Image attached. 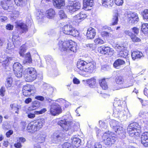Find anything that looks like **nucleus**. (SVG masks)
I'll return each instance as SVG.
<instances>
[{
  "label": "nucleus",
  "mask_w": 148,
  "mask_h": 148,
  "mask_svg": "<svg viewBox=\"0 0 148 148\" xmlns=\"http://www.w3.org/2000/svg\"><path fill=\"white\" fill-rule=\"evenodd\" d=\"M62 109L60 105L57 104L52 105L50 108V113L53 116L58 115L62 112Z\"/></svg>",
  "instance_id": "15"
},
{
  "label": "nucleus",
  "mask_w": 148,
  "mask_h": 148,
  "mask_svg": "<svg viewBox=\"0 0 148 148\" xmlns=\"http://www.w3.org/2000/svg\"><path fill=\"white\" fill-rule=\"evenodd\" d=\"M96 35L95 29L92 27L89 28L87 31L86 36L87 38L92 39L94 38Z\"/></svg>",
  "instance_id": "23"
},
{
  "label": "nucleus",
  "mask_w": 148,
  "mask_h": 148,
  "mask_svg": "<svg viewBox=\"0 0 148 148\" xmlns=\"http://www.w3.org/2000/svg\"><path fill=\"white\" fill-rule=\"evenodd\" d=\"M25 80L27 82H31L35 79L36 77V72L35 69L29 67L26 69L24 72Z\"/></svg>",
  "instance_id": "6"
},
{
  "label": "nucleus",
  "mask_w": 148,
  "mask_h": 148,
  "mask_svg": "<svg viewBox=\"0 0 148 148\" xmlns=\"http://www.w3.org/2000/svg\"><path fill=\"white\" fill-rule=\"evenodd\" d=\"M58 124L64 130L68 131V133L69 134H71L75 131H76L79 127V124L77 123H74L72 122L67 123L64 119L59 121Z\"/></svg>",
  "instance_id": "4"
},
{
  "label": "nucleus",
  "mask_w": 148,
  "mask_h": 148,
  "mask_svg": "<svg viewBox=\"0 0 148 148\" xmlns=\"http://www.w3.org/2000/svg\"><path fill=\"white\" fill-rule=\"evenodd\" d=\"M59 49L63 55H67L75 52L77 50V44L72 40L63 41L60 40L58 42Z\"/></svg>",
  "instance_id": "2"
},
{
  "label": "nucleus",
  "mask_w": 148,
  "mask_h": 148,
  "mask_svg": "<svg viewBox=\"0 0 148 148\" xmlns=\"http://www.w3.org/2000/svg\"><path fill=\"white\" fill-rule=\"evenodd\" d=\"M27 128L28 130H31L32 131L34 132L39 130L36 125H35V123L33 124H32L31 123L29 124L27 127Z\"/></svg>",
  "instance_id": "37"
},
{
  "label": "nucleus",
  "mask_w": 148,
  "mask_h": 148,
  "mask_svg": "<svg viewBox=\"0 0 148 148\" xmlns=\"http://www.w3.org/2000/svg\"><path fill=\"white\" fill-rule=\"evenodd\" d=\"M1 5L2 7L3 8V9L5 10H7L9 6L8 5H7V3H6V2H5L3 1H1Z\"/></svg>",
  "instance_id": "51"
},
{
  "label": "nucleus",
  "mask_w": 148,
  "mask_h": 148,
  "mask_svg": "<svg viewBox=\"0 0 148 148\" xmlns=\"http://www.w3.org/2000/svg\"><path fill=\"white\" fill-rule=\"evenodd\" d=\"M101 35L102 37H111V35L108 32L103 31L101 32Z\"/></svg>",
  "instance_id": "54"
},
{
  "label": "nucleus",
  "mask_w": 148,
  "mask_h": 148,
  "mask_svg": "<svg viewBox=\"0 0 148 148\" xmlns=\"http://www.w3.org/2000/svg\"><path fill=\"white\" fill-rule=\"evenodd\" d=\"M5 92V88L1 87L0 89V95L2 97H3L4 95Z\"/></svg>",
  "instance_id": "58"
},
{
  "label": "nucleus",
  "mask_w": 148,
  "mask_h": 148,
  "mask_svg": "<svg viewBox=\"0 0 148 148\" xmlns=\"http://www.w3.org/2000/svg\"><path fill=\"white\" fill-rule=\"evenodd\" d=\"M32 60L29 53H27L25 56L24 60L23 61L24 64L29 65L32 63Z\"/></svg>",
  "instance_id": "25"
},
{
  "label": "nucleus",
  "mask_w": 148,
  "mask_h": 148,
  "mask_svg": "<svg viewBox=\"0 0 148 148\" xmlns=\"http://www.w3.org/2000/svg\"><path fill=\"white\" fill-rule=\"evenodd\" d=\"M53 3L55 7L58 8H60L65 4L64 0H53Z\"/></svg>",
  "instance_id": "27"
},
{
  "label": "nucleus",
  "mask_w": 148,
  "mask_h": 148,
  "mask_svg": "<svg viewBox=\"0 0 148 148\" xmlns=\"http://www.w3.org/2000/svg\"><path fill=\"white\" fill-rule=\"evenodd\" d=\"M70 2L67 8L68 10V12L72 14L80 8L81 4L79 2L75 1Z\"/></svg>",
  "instance_id": "10"
},
{
  "label": "nucleus",
  "mask_w": 148,
  "mask_h": 148,
  "mask_svg": "<svg viewBox=\"0 0 148 148\" xmlns=\"http://www.w3.org/2000/svg\"><path fill=\"white\" fill-rule=\"evenodd\" d=\"M6 83L5 84L7 88L10 87L12 86V78L11 77L8 78L7 79Z\"/></svg>",
  "instance_id": "45"
},
{
  "label": "nucleus",
  "mask_w": 148,
  "mask_h": 148,
  "mask_svg": "<svg viewBox=\"0 0 148 148\" xmlns=\"http://www.w3.org/2000/svg\"><path fill=\"white\" fill-rule=\"evenodd\" d=\"M115 81L116 83L119 84H122L124 82V79L121 76L117 77Z\"/></svg>",
  "instance_id": "44"
},
{
  "label": "nucleus",
  "mask_w": 148,
  "mask_h": 148,
  "mask_svg": "<svg viewBox=\"0 0 148 148\" xmlns=\"http://www.w3.org/2000/svg\"><path fill=\"white\" fill-rule=\"evenodd\" d=\"M92 148H102V145L99 143H96Z\"/></svg>",
  "instance_id": "61"
},
{
  "label": "nucleus",
  "mask_w": 148,
  "mask_h": 148,
  "mask_svg": "<svg viewBox=\"0 0 148 148\" xmlns=\"http://www.w3.org/2000/svg\"><path fill=\"white\" fill-rule=\"evenodd\" d=\"M59 15L61 19H65L67 18L66 15L63 10H60L59 12Z\"/></svg>",
  "instance_id": "46"
},
{
  "label": "nucleus",
  "mask_w": 148,
  "mask_h": 148,
  "mask_svg": "<svg viewBox=\"0 0 148 148\" xmlns=\"http://www.w3.org/2000/svg\"><path fill=\"white\" fill-rule=\"evenodd\" d=\"M40 106V103L38 101H35L32 103L31 106L28 108V110L31 111L36 109Z\"/></svg>",
  "instance_id": "30"
},
{
  "label": "nucleus",
  "mask_w": 148,
  "mask_h": 148,
  "mask_svg": "<svg viewBox=\"0 0 148 148\" xmlns=\"http://www.w3.org/2000/svg\"><path fill=\"white\" fill-rule=\"evenodd\" d=\"M125 62L121 59H119L116 60L114 62L113 66L116 69H119L120 67V66L124 64Z\"/></svg>",
  "instance_id": "31"
},
{
  "label": "nucleus",
  "mask_w": 148,
  "mask_h": 148,
  "mask_svg": "<svg viewBox=\"0 0 148 148\" xmlns=\"http://www.w3.org/2000/svg\"><path fill=\"white\" fill-rule=\"evenodd\" d=\"M132 29L134 33L136 35H137L139 32V29L136 27H134L132 28Z\"/></svg>",
  "instance_id": "56"
},
{
  "label": "nucleus",
  "mask_w": 148,
  "mask_h": 148,
  "mask_svg": "<svg viewBox=\"0 0 148 148\" xmlns=\"http://www.w3.org/2000/svg\"><path fill=\"white\" fill-rule=\"evenodd\" d=\"M110 124L111 127L121 138H123L125 137L126 132L125 129L123 128L122 125L114 120H111L110 122Z\"/></svg>",
  "instance_id": "5"
},
{
  "label": "nucleus",
  "mask_w": 148,
  "mask_h": 148,
  "mask_svg": "<svg viewBox=\"0 0 148 148\" xmlns=\"http://www.w3.org/2000/svg\"><path fill=\"white\" fill-rule=\"evenodd\" d=\"M46 62L47 65H49L54 63L53 61V59L51 56L49 55H47L45 57Z\"/></svg>",
  "instance_id": "38"
},
{
  "label": "nucleus",
  "mask_w": 148,
  "mask_h": 148,
  "mask_svg": "<svg viewBox=\"0 0 148 148\" xmlns=\"http://www.w3.org/2000/svg\"><path fill=\"white\" fill-rule=\"evenodd\" d=\"M99 51L103 54L112 55L114 53V50L108 47H100L98 48Z\"/></svg>",
  "instance_id": "14"
},
{
  "label": "nucleus",
  "mask_w": 148,
  "mask_h": 148,
  "mask_svg": "<svg viewBox=\"0 0 148 148\" xmlns=\"http://www.w3.org/2000/svg\"><path fill=\"white\" fill-rule=\"evenodd\" d=\"M131 39L132 40V41L134 42H139L140 41V39L137 37L134 34L132 35Z\"/></svg>",
  "instance_id": "47"
},
{
  "label": "nucleus",
  "mask_w": 148,
  "mask_h": 148,
  "mask_svg": "<svg viewBox=\"0 0 148 148\" xmlns=\"http://www.w3.org/2000/svg\"><path fill=\"white\" fill-rule=\"evenodd\" d=\"M131 56L133 60L140 59L143 56V54L140 51L136 50L131 52Z\"/></svg>",
  "instance_id": "22"
},
{
  "label": "nucleus",
  "mask_w": 148,
  "mask_h": 148,
  "mask_svg": "<svg viewBox=\"0 0 148 148\" xmlns=\"http://www.w3.org/2000/svg\"><path fill=\"white\" fill-rule=\"evenodd\" d=\"M14 1L17 6H21L22 5L23 0H14Z\"/></svg>",
  "instance_id": "55"
},
{
  "label": "nucleus",
  "mask_w": 148,
  "mask_h": 148,
  "mask_svg": "<svg viewBox=\"0 0 148 148\" xmlns=\"http://www.w3.org/2000/svg\"><path fill=\"white\" fill-rule=\"evenodd\" d=\"M141 31L145 34L148 33V24L144 23L142 24L141 27Z\"/></svg>",
  "instance_id": "41"
},
{
  "label": "nucleus",
  "mask_w": 148,
  "mask_h": 148,
  "mask_svg": "<svg viewBox=\"0 0 148 148\" xmlns=\"http://www.w3.org/2000/svg\"><path fill=\"white\" fill-rule=\"evenodd\" d=\"M139 116L143 119V122L146 126H148V112L144 110H141L138 113Z\"/></svg>",
  "instance_id": "19"
},
{
  "label": "nucleus",
  "mask_w": 148,
  "mask_h": 148,
  "mask_svg": "<svg viewBox=\"0 0 148 148\" xmlns=\"http://www.w3.org/2000/svg\"><path fill=\"white\" fill-rule=\"evenodd\" d=\"M94 41V42L96 44H103L104 43V41L99 38H96L95 40Z\"/></svg>",
  "instance_id": "49"
},
{
  "label": "nucleus",
  "mask_w": 148,
  "mask_h": 148,
  "mask_svg": "<svg viewBox=\"0 0 148 148\" xmlns=\"http://www.w3.org/2000/svg\"><path fill=\"white\" fill-rule=\"evenodd\" d=\"M46 135L44 134H41L38 135L37 137L36 138L37 141L38 143H42L45 140Z\"/></svg>",
  "instance_id": "36"
},
{
  "label": "nucleus",
  "mask_w": 148,
  "mask_h": 148,
  "mask_svg": "<svg viewBox=\"0 0 148 148\" xmlns=\"http://www.w3.org/2000/svg\"><path fill=\"white\" fill-rule=\"evenodd\" d=\"M93 0H83V7L86 8L92 7L93 5Z\"/></svg>",
  "instance_id": "32"
},
{
  "label": "nucleus",
  "mask_w": 148,
  "mask_h": 148,
  "mask_svg": "<svg viewBox=\"0 0 148 148\" xmlns=\"http://www.w3.org/2000/svg\"><path fill=\"white\" fill-rule=\"evenodd\" d=\"M23 66L19 63L16 62L13 64V70L15 75L18 77H21L23 74Z\"/></svg>",
  "instance_id": "12"
},
{
  "label": "nucleus",
  "mask_w": 148,
  "mask_h": 148,
  "mask_svg": "<svg viewBox=\"0 0 148 148\" xmlns=\"http://www.w3.org/2000/svg\"><path fill=\"white\" fill-rule=\"evenodd\" d=\"M13 133L12 130H10L8 132H6V136L7 137H10L11 135H12Z\"/></svg>",
  "instance_id": "63"
},
{
  "label": "nucleus",
  "mask_w": 148,
  "mask_h": 148,
  "mask_svg": "<svg viewBox=\"0 0 148 148\" xmlns=\"http://www.w3.org/2000/svg\"><path fill=\"white\" fill-rule=\"evenodd\" d=\"M143 12V15L144 18L148 20V9L145 10Z\"/></svg>",
  "instance_id": "52"
},
{
  "label": "nucleus",
  "mask_w": 148,
  "mask_h": 148,
  "mask_svg": "<svg viewBox=\"0 0 148 148\" xmlns=\"http://www.w3.org/2000/svg\"><path fill=\"white\" fill-rule=\"evenodd\" d=\"M99 83L100 86L103 89L106 90L108 88V85L105 79H103L100 80Z\"/></svg>",
  "instance_id": "35"
},
{
  "label": "nucleus",
  "mask_w": 148,
  "mask_h": 148,
  "mask_svg": "<svg viewBox=\"0 0 148 148\" xmlns=\"http://www.w3.org/2000/svg\"><path fill=\"white\" fill-rule=\"evenodd\" d=\"M115 48L117 51L119 52V55L120 57L127 58L129 55L128 51L125 50L126 48L124 45L117 44L115 46Z\"/></svg>",
  "instance_id": "11"
},
{
  "label": "nucleus",
  "mask_w": 148,
  "mask_h": 148,
  "mask_svg": "<svg viewBox=\"0 0 148 148\" xmlns=\"http://www.w3.org/2000/svg\"><path fill=\"white\" fill-rule=\"evenodd\" d=\"M22 92L23 95L25 96H30L33 92L32 86L29 84L24 86L23 88Z\"/></svg>",
  "instance_id": "17"
},
{
  "label": "nucleus",
  "mask_w": 148,
  "mask_h": 148,
  "mask_svg": "<svg viewBox=\"0 0 148 148\" xmlns=\"http://www.w3.org/2000/svg\"><path fill=\"white\" fill-rule=\"evenodd\" d=\"M141 141L144 146H148V132H145L142 134L141 137Z\"/></svg>",
  "instance_id": "21"
},
{
  "label": "nucleus",
  "mask_w": 148,
  "mask_h": 148,
  "mask_svg": "<svg viewBox=\"0 0 148 148\" xmlns=\"http://www.w3.org/2000/svg\"><path fill=\"white\" fill-rule=\"evenodd\" d=\"M56 15V12L53 9H50L46 12V16L48 18L52 19L54 18Z\"/></svg>",
  "instance_id": "26"
},
{
  "label": "nucleus",
  "mask_w": 148,
  "mask_h": 148,
  "mask_svg": "<svg viewBox=\"0 0 148 148\" xmlns=\"http://www.w3.org/2000/svg\"><path fill=\"white\" fill-rule=\"evenodd\" d=\"M87 83L89 85L90 87L93 88L96 83V79L95 77L91 78L86 80Z\"/></svg>",
  "instance_id": "34"
},
{
  "label": "nucleus",
  "mask_w": 148,
  "mask_h": 148,
  "mask_svg": "<svg viewBox=\"0 0 148 148\" xmlns=\"http://www.w3.org/2000/svg\"><path fill=\"white\" fill-rule=\"evenodd\" d=\"M116 135L112 133L104 134L103 138L106 145L111 146L116 140Z\"/></svg>",
  "instance_id": "9"
},
{
  "label": "nucleus",
  "mask_w": 148,
  "mask_h": 148,
  "mask_svg": "<svg viewBox=\"0 0 148 148\" xmlns=\"http://www.w3.org/2000/svg\"><path fill=\"white\" fill-rule=\"evenodd\" d=\"M64 136V134L62 132H57L55 133L52 137V142L53 143H57L60 142Z\"/></svg>",
  "instance_id": "16"
},
{
  "label": "nucleus",
  "mask_w": 148,
  "mask_h": 148,
  "mask_svg": "<svg viewBox=\"0 0 148 148\" xmlns=\"http://www.w3.org/2000/svg\"><path fill=\"white\" fill-rule=\"evenodd\" d=\"M62 30L64 34L73 36H77L79 34L78 31L70 25H64L62 28Z\"/></svg>",
  "instance_id": "8"
},
{
  "label": "nucleus",
  "mask_w": 148,
  "mask_h": 148,
  "mask_svg": "<svg viewBox=\"0 0 148 148\" xmlns=\"http://www.w3.org/2000/svg\"><path fill=\"white\" fill-rule=\"evenodd\" d=\"M115 3L117 5H122L123 3V0H114Z\"/></svg>",
  "instance_id": "53"
},
{
  "label": "nucleus",
  "mask_w": 148,
  "mask_h": 148,
  "mask_svg": "<svg viewBox=\"0 0 148 148\" xmlns=\"http://www.w3.org/2000/svg\"><path fill=\"white\" fill-rule=\"evenodd\" d=\"M102 3L105 7H111L113 5V0H102Z\"/></svg>",
  "instance_id": "29"
},
{
  "label": "nucleus",
  "mask_w": 148,
  "mask_h": 148,
  "mask_svg": "<svg viewBox=\"0 0 148 148\" xmlns=\"http://www.w3.org/2000/svg\"><path fill=\"white\" fill-rule=\"evenodd\" d=\"M44 17V13L43 10L38 11L37 13V17L38 19H40L41 21L43 19Z\"/></svg>",
  "instance_id": "42"
},
{
  "label": "nucleus",
  "mask_w": 148,
  "mask_h": 148,
  "mask_svg": "<svg viewBox=\"0 0 148 148\" xmlns=\"http://www.w3.org/2000/svg\"><path fill=\"white\" fill-rule=\"evenodd\" d=\"M35 99L40 101H43L45 99L43 97L41 96H37L35 97Z\"/></svg>",
  "instance_id": "62"
},
{
  "label": "nucleus",
  "mask_w": 148,
  "mask_h": 148,
  "mask_svg": "<svg viewBox=\"0 0 148 148\" xmlns=\"http://www.w3.org/2000/svg\"><path fill=\"white\" fill-rule=\"evenodd\" d=\"M35 125H36L39 130L42 128L45 123V120L43 118H40L37 120L35 122Z\"/></svg>",
  "instance_id": "28"
},
{
  "label": "nucleus",
  "mask_w": 148,
  "mask_h": 148,
  "mask_svg": "<svg viewBox=\"0 0 148 148\" xmlns=\"http://www.w3.org/2000/svg\"><path fill=\"white\" fill-rule=\"evenodd\" d=\"M47 111L46 109L45 108H43L41 109L40 110L37 111H34V113L35 114L39 115L40 114H42L43 113Z\"/></svg>",
  "instance_id": "48"
},
{
  "label": "nucleus",
  "mask_w": 148,
  "mask_h": 148,
  "mask_svg": "<svg viewBox=\"0 0 148 148\" xmlns=\"http://www.w3.org/2000/svg\"><path fill=\"white\" fill-rule=\"evenodd\" d=\"M125 33L126 34L130 36L131 38L132 37V35L134 34L129 30L125 31Z\"/></svg>",
  "instance_id": "64"
},
{
  "label": "nucleus",
  "mask_w": 148,
  "mask_h": 148,
  "mask_svg": "<svg viewBox=\"0 0 148 148\" xmlns=\"http://www.w3.org/2000/svg\"><path fill=\"white\" fill-rule=\"evenodd\" d=\"M118 21V14L117 13H115L113 16L112 20V23L111 25H115L117 24Z\"/></svg>",
  "instance_id": "39"
},
{
  "label": "nucleus",
  "mask_w": 148,
  "mask_h": 148,
  "mask_svg": "<svg viewBox=\"0 0 148 148\" xmlns=\"http://www.w3.org/2000/svg\"><path fill=\"white\" fill-rule=\"evenodd\" d=\"M27 48L25 44L22 45L20 47L19 53L21 56H23L24 53L25 52Z\"/></svg>",
  "instance_id": "40"
},
{
  "label": "nucleus",
  "mask_w": 148,
  "mask_h": 148,
  "mask_svg": "<svg viewBox=\"0 0 148 148\" xmlns=\"http://www.w3.org/2000/svg\"><path fill=\"white\" fill-rule=\"evenodd\" d=\"M77 66L79 73L83 75L84 72L92 73L96 69V64L94 62H87L84 60H80L78 61Z\"/></svg>",
  "instance_id": "3"
},
{
  "label": "nucleus",
  "mask_w": 148,
  "mask_h": 148,
  "mask_svg": "<svg viewBox=\"0 0 148 148\" xmlns=\"http://www.w3.org/2000/svg\"><path fill=\"white\" fill-rule=\"evenodd\" d=\"M140 130V126L138 123L133 122L128 125L127 130L130 136H133L134 135L139 136Z\"/></svg>",
  "instance_id": "7"
},
{
  "label": "nucleus",
  "mask_w": 148,
  "mask_h": 148,
  "mask_svg": "<svg viewBox=\"0 0 148 148\" xmlns=\"http://www.w3.org/2000/svg\"><path fill=\"white\" fill-rule=\"evenodd\" d=\"M71 142L74 146L78 147L79 146L81 140L78 138L74 137L71 138Z\"/></svg>",
  "instance_id": "33"
},
{
  "label": "nucleus",
  "mask_w": 148,
  "mask_h": 148,
  "mask_svg": "<svg viewBox=\"0 0 148 148\" xmlns=\"http://www.w3.org/2000/svg\"><path fill=\"white\" fill-rule=\"evenodd\" d=\"M122 101L120 100H114L113 106V115L119 119L121 121H125L127 119L130 118L132 115L127 108H124L122 105Z\"/></svg>",
  "instance_id": "1"
},
{
  "label": "nucleus",
  "mask_w": 148,
  "mask_h": 148,
  "mask_svg": "<svg viewBox=\"0 0 148 148\" xmlns=\"http://www.w3.org/2000/svg\"><path fill=\"white\" fill-rule=\"evenodd\" d=\"M127 20L132 24L136 23L139 21L138 15L135 12H130L127 14Z\"/></svg>",
  "instance_id": "13"
},
{
  "label": "nucleus",
  "mask_w": 148,
  "mask_h": 148,
  "mask_svg": "<svg viewBox=\"0 0 148 148\" xmlns=\"http://www.w3.org/2000/svg\"><path fill=\"white\" fill-rule=\"evenodd\" d=\"M63 148H74L73 146L68 143H64L62 146Z\"/></svg>",
  "instance_id": "50"
},
{
  "label": "nucleus",
  "mask_w": 148,
  "mask_h": 148,
  "mask_svg": "<svg viewBox=\"0 0 148 148\" xmlns=\"http://www.w3.org/2000/svg\"><path fill=\"white\" fill-rule=\"evenodd\" d=\"M101 123V125H101L102 128H103V129H106L107 127V124L105 122H102L101 121H99V123Z\"/></svg>",
  "instance_id": "59"
},
{
  "label": "nucleus",
  "mask_w": 148,
  "mask_h": 148,
  "mask_svg": "<svg viewBox=\"0 0 148 148\" xmlns=\"http://www.w3.org/2000/svg\"><path fill=\"white\" fill-rule=\"evenodd\" d=\"M14 26L10 24L7 25L6 27V29L9 30H11L13 29Z\"/></svg>",
  "instance_id": "60"
},
{
  "label": "nucleus",
  "mask_w": 148,
  "mask_h": 148,
  "mask_svg": "<svg viewBox=\"0 0 148 148\" xmlns=\"http://www.w3.org/2000/svg\"><path fill=\"white\" fill-rule=\"evenodd\" d=\"M57 101L59 102L60 103H62V104L64 105L66 108L67 107L70 105V103L69 102L62 98L58 99Z\"/></svg>",
  "instance_id": "43"
},
{
  "label": "nucleus",
  "mask_w": 148,
  "mask_h": 148,
  "mask_svg": "<svg viewBox=\"0 0 148 148\" xmlns=\"http://www.w3.org/2000/svg\"><path fill=\"white\" fill-rule=\"evenodd\" d=\"M12 41L14 47H17L21 45L22 39L18 35H14L12 37Z\"/></svg>",
  "instance_id": "24"
},
{
  "label": "nucleus",
  "mask_w": 148,
  "mask_h": 148,
  "mask_svg": "<svg viewBox=\"0 0 148 148\" xmlns=\"http://www.w3.org/2000/svg\"><path fill=\"white\" fill-rule=\"evenodd\" d=\"M10 106L11 110H17V111H16L15 113H18V108L14 104H11L10 105Z\"/></svg>",
  "instance_id": "57"
},
{
  "label": "nucleus",
  "mask_w": 148,
  "mask_h": 148,
  "mask_svg": "<svg viewBox=\"0 0 148 148\" xmlns=\"http://www.w3.org/2000/svg\"><path fill=\"white\" fill-rule=\"evenodd\" d=\"M87 16L85 12L82 11L73 17V20L76 23H79L86 18Z\"/></svg>",
  "instance_id": "18"
},
{
  "label": "nucleus",
  "mask_w": 148,
  "mask_h": 148,
  "mask_svg": "<svg viewBox=\"0 0 148 148\" xmlns=\"http://www.w3.org/2000/svg\"><path fill=\"white\" fill-rule=\"evenodd\" d=\"M17 28L21 34L25 33L28 31L27 26L23 23H17Z\"/></svg>",
  "instance_id": "20"
}]
</instances>
